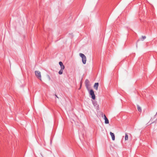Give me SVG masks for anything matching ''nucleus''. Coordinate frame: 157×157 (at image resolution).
<instances>
[{"label": "nucleus", "mask_w": 157, "mask_h": 157, "mask_svg": "<svg viewBox=\"0 0 157 157\" xmlns=\"http://www.w3.org/2000/svg\"><path fill=\"white\" fill-rule=\"evenodd\" d=\"M41 156H42V157H44L43 155L41 154Z\"/></svg>", "instance_id": "16"}, {"label": "nucleus", "mask_w": 157, "mask_h": 157, "mask_svg": "<svg viewBox=\"0 0 157 157\" xmlns=\"http://www.w3.org/2000/svg\"><path fill=\"white\" fill-rule=\"evenodd\" d=\"M110 135L112 137V140H115V135L112 132H110Z\"/></svg>", "instance_id": "8"}, {"label": "nucleus", "mask_w": 157, "mask_h": 157, "mask_svg": "<svg viewBox=\"0 0 157 157\" xmlns=\"http://www.w3.org/2000/svg\"><path fill=\"white\" fill-rule=\"evenodd\" d=\"M86 88L87 89V90H89L90 88V85H86Z\"/></svg>", "instance_id": "14"}, {"label": "nucleus", "mask_w": 157, "mask_h": 157, "mask_svg": "<svg viewBox=\"0 0 157 157\" xmlns=\"http://www.w3.org/2000/svg\"><path fill=\"white\" fill-rule=\"evenodd\" d=\"M90 95L91 96V98L92 99L94 100L95 98V95L94 94V92L93 90H91L90 91Z\"/></svg>", "instance_id": "4"}, {"label": "nucleus", "mask_w": 157, "mask_h": 157, "mask_svg": "<svg viewBox=\"0 0 157 157\" xmlns=\"http://www.w3.org/2000/svg\"><path fill=\"white\" fill-rule=\"evenodd\" d=\"M35 74L36 77L40 80H41V73L39 71H35Z\"/></svg>", "instance_id": "2"}, {"label": "nucleus", "mask_w": 157, "mask_h": 157, "mask_svg": "<svg viewBox=\"0 0 157 157\" xmlns=\"http://www.w3.org/2000/svg\"><path fill=\"white\" fill-rule=\"evenodd\" d=\"M146 38V36H142L140 38V40L142 41H143Z\"/></svg>", "instance_id": "12"}, {"label": "nucleus", "mask_w": 157, "mask_h": 157, "mask_svg": "<svg viewBox=\"0 0 157 157\" xmlns=\"http://www.w3.org/2000/svg\"><path fill=\"white\" fill-rule=\"evenodd\" d=\"M85 85H90V81L88 79H86L85 82Z\"/></svg>", "instance_id": "9"}, {"label": "nucleus", "mask_w": 157, "mask_h": 157, "mask_svg": "<svg viewBox=\"0 0 157 157\" xmlns=\"http://www.w3.org/2000/svg\"><path fill=\"white\" fill-rule=\"evenodd\" d=\"M79 55L82 58V63L83 64H85L86 61V56L82 53H80Z\"/></svg>", "instance_id": "3"}, {"label": "nucleus", "mask_w": 157, "mask_h": 157, "mask_svg": "<svg viewBox=\"0 0 157 157\" xmlns=\"http://www.w3.org/2000/svg\"><path fill=\"white\" fill-rule=\"evenodd\" d=\"M128 135L127 133H125V140H128Z\"/></svg>", "instance_id": "11"}, {"label": "nucleus", "mask_w": 157, "mask_h": 157, "mask_svg": "<svg viewBox=\"0 0 157 157\" xmlns=\"http://www.w3.org/2000/svg\"><path fill=\"white\" fill-rule=\"evenodd\" d=\"M59 64L60 66L61 69L64 70L65 68V67L63 63L61 61H60L59 62Z\"/></svg>", "instance_id": "5"}, {"label": "nucleus", "mask_w": 157, "mask_h": 157, "mask_svg": "<svg viewBox=\"0 0 157 157\" xmlns=\"http://www.w3.org/2000/svg\"><path fill=\"white\" fill-rule=\"evenodd\" d=\"M137 109L140 112H141L142 111L141 108L139 105H137Z\"/></svg>", "instance_id": "10"}, {"label": "nucleus", "mask_w": 157, "mask_h": 157, "mask_svg": "<svg viewBox=\"0 0 157 157\" xmlns=\"http://www.w3.org/2000/svg\"><path fill=\"white\" fill-rule=\"evenodd\" d=\"M104 120H105V124H108L109 123V121L107 119V118L106 117V116L104 115Z\"/></svg>", "instance_id": "7"}, {"label": "nucleus", "mask_w": 157, "mask_h": 157, "mask_svg": "<svg viewBox=\"0 0 157 157\" xmlns=\"http://www.w3.org/2000/svg\"><path fill=\"white\" fill-rule=\"evenodd\" d=\"M98 85L99 84L98 82L95 83L94 85V87L96 90L98 89Z\"/></svg>", "instance_id": "6"}, {"label": "nucleus", "mask_w": 157, "mask_h": 157, "mask_svg": "<svg viewBox=\"0 0 157 157\" xmlns=\"http://www.w3.org/2000/svg\"><path fill=\"white\" fill-rule=\"evenodd\" d=\"M147 119L149 121V123H150V124L154 123L156 119L155 116L151 114L148 116Z\"/></svg>", "instance_id": "1"}, {"label": "nucleus", "mask_w": 157, "mask_h": 157, "mask_svg": "<svg viewBox=\"0 0 157 157\" xmlns=\"http://www.w3.org/2000/svg\"><path fill=\"white\" fill-rule=\"evenodd\" d=\"M63 70L60 69V70L59 72V75H62L63 73Z\"/></svg>", "instance_id": "13"}, {"label": "nucleus", "mask_w": 157, "mask_h": 157, "mask_svg": "<svg viewBox=\"0 0 157 157\" xmlns=\"http://www.w3.org/2000/svg\"><path fill=\"white\" fill-rule=\"evenodd\" d=\"M55 96H56L57 98H59L57 96V95H56V94H55Z\"/></svg>", "instance_id": "15"}, {"label": "nucleus", "mask_w": 157, "mask_h": 157, "mask_svg": "<svg viewBox=\"0 0 157 157\" xmlns=\"http://www.w3.org/2000/svg\"><path fill=\"white\" fill-rule=\"evenodd\" d=\"M81 85H80V88L79 89H80L81 88Z\"/></svg>", "instance_id": "17"}]
</instances>
